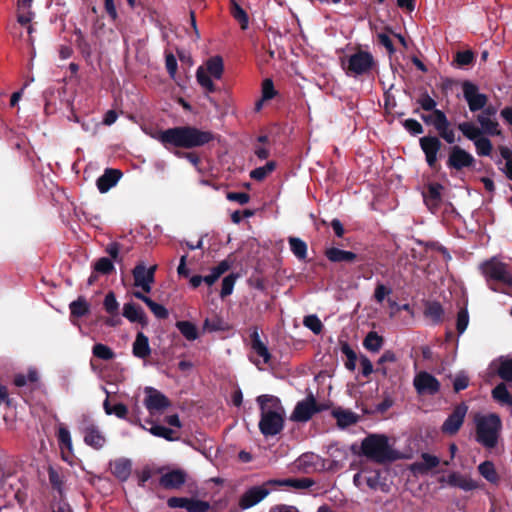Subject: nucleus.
Instances as JSON below:
<instances>
[{"instance_id":"6","label":"nucleus","mask_w":512,"mask_h":512,"mask_svg":"<svg viewBox=\"0 0 512 512\" xmlns=\"http://www.w3.org/2000/svg\"><path fill=\"white\" fill-rule=\"evenodd\" d=\"M475 425L476 441L488 449L496 447L502 429L500 416L496 413L478 416L475 418Z\"/></svg>"},{"instance_id":"57","label":"nucleus","mask_w":512,"mask_h":512,"mask_svg":"<svg viewBox=\"0 0 512 512\" xmlns=\"http://www.w3.org/2000/svg\"><path fill=\"white\" fill-rule=\"evenodd\" d=\"M49 482L53 489H55L59 496H62V477L52 466L48 469Z\"/></svg>"},{"instance_id":"21","label":"nucleus","mask_w":512,"mask_h":512,"mask_svg":"<svg viewBox=\"0 0 512 512\" xmlns=\"http://www.w3.org/2000/svg\"><path fill=\"white\" fill-rule=\"evenodd\" d=\"M123 316L132 323H139L142 327L148 325V319L143 309L135 303L129 302L123 306Z\"/></svg>"},{"instance_id":"30","label":"nucleus","mask_w":512,"mask_h":512,"mask_svg":"<svg viewBox=\"0 0 512 512\" xmlns=\"http://www.w3.org/2000/svg\"><path fill=\"white\" fill-rule=\"evenodd\" d=\"M492 398L502 406L512 407V395L504 382L499 383L492 389Z\"/></svg>"},{"instance_id":"12","label":"nucleus","mask_w":512,"mask_h":512,"mask_svg":"<svg viewBox=\"0 0 512 512\" xmlns=\"http://www.w3.org/2000/svg\"><path fill=\"white\" fill-rule=\"evenodd\" d=\"M270 486L274 485L268 484L267 481L262 485L252 486L247 489L239 499V507L243 510H246L260 503L270 494Z\"/></svg>"},{"instance_id":"52","label":"nucleus","mask_w":512,"mask_h":512,"mask_svg":"<svg viewBox=\"0 0 512 512\" xmlns=\"http://www.w3.org/2000/svg\"><path fill=\"white\" fill-rule=\"evenodd\" d=\"M236 279L237 275L233 273L224 277L220 291V296L222 299L232 294Z\"/></svg>"},{"instance_id":"17","label":"nucleus","mask_w":512,"mask_h":512,"mask_svg":"<svg viewBox=\"0 0 512 512\" xmlns=\"http://www.w3.org/2000/svg\"><path fill=\"white\" fill-rule=\"evenodd\" d=\"M187 473L182 469H174L163 474L159 479V485L167 490L180 489L186 482Z\"/></svg>"},{"instance_id":"15","label":"nucleus","mask_w":512,"mask_h":512,"mask_svg":"<svg viewBox=\"0 0 512 512\" xmlns=\"http://www.w3.org/2000/svg\"><path fill=\"white\" fill-rule=\"evenodd\" d=\"M414 387L419 394L435 395L440 390V382L428 372H420L414 378Z\"/></svg>"},{"instance_id":"24","label":"nucleus","mask_w":512,"mask_h":512,"mask_svg":"<svg viewBox=\"0 0 512 512\" xmlns=\"http://www.w3.org/2000/svg\"><path fill=\"white\" fill-rule=\"evenodd\" d=\"M112 474L121 482L126 481L132 471V462L126 458H119L110 463Z\"/></svg>"},{"instance_id":"41","label":"nucleus","mask_w":512,"mask_h":512,"mask_svg":"<svg viewBox=\"0 0 512 512\" xmlns=\"http://www.w3.org/2000/svg\"><path fill=\"white\" fill-rule=\"evenodd\" d=\"M478 471L490 483L496 484L499 481V476L495 469L493 462L484 461L478 466Z\"/></svg>"},{"instance_id":"10","label":"nucleus","mask_w":512,"mask_h":512,"mask_svg":"<svg viewBox=\"0 0 512 512\" xmlns=\"http://www.w3.org/2000/svg\"><path fill=\"white\" fill-rule=\"evenodd\" d=\"M475 162L474 156L459 145L449 147L446 165L450 170L462 171L465 168L469 169L474 167Z\"/></svg>"},{"instance_id":"44","label":"nucleus","mask_w":512,"mask_h":512,"mask_svg":"<svg viewBox=\"0 0 512 512\" xmlns=\"http://www.w3.org/2000/svg\"><path fill=\"white\" fill-rule=\"evenodd\" d=\"M92 354L94 357L104 361L112 360L116 356L115 352L109 346L102 343H96L92 347Z\"/></svg>"},{"instance_id":"1","label":"nucleus","mask_w":512,"mask_h":512,"mask_svg":"<svg viewBox=\"0 0 512 512\" xmlns=\"http://www.w3.org/2000/svg\"><path fill=\"white\" fill-rule=\"evenodd\" d=\"M167 150L176 149L174 155L187 159L195 168L201 164L199 155L195 152H184L179 149L202 147L213 141L215 136L210 131L201 130L195 126L185 125L158 130L152 135Z\"/></svg>"},{"instance_id":"49","label":"nucleus","mask_w":512,"mask_h":512,"mask_svg":"<svg viewBox=\"0 0 512 512\" xmlns=\"http://www.w3.org/2000/svg\"><path fill=\"white\" fill-rule=\"evenodd\" d=\"M103 306L108 314L111 316H118L119 303L117 302L116 296L112 291L106 294Z\"/></svg>"},{"instance_id":"64","label":"nucleus","mask_w":512,"mask_h":512,"mask_svg":"<svg viewBox=\"0 0 512 512\" xmlns=\"http://www.w3.org/2000/svg\"><path fill=\"white\" fill-rule=\"evenodd\" d=\"M223 321L219 318L209 319L206 318L203 322V330L209 332L221 331L223 330Z\"/></svg>"},{"instance_id":"16","label":"nucleus","mask_w":512,"mask_h":512,"mask_svg":"<svg viewBox=\"0 0 512 512\" xmlns=\"http://www.w3.org/2000/svg\"><path fill=\"white\" fill-rule=\"evenodd\" d=\"M443 185L438 182L429 183L426 191L423 192L424 203L427 208L435 213L441 206L442 203V190Z\"/></svg>"},{"instance_id":"38","label":"nucleus","mask_w":512,"mask_h":512,"mask_svg":"<svg viewBox=\"0 0 512 512\" xmlns=\"http://www.w3.org/2000/svg\"><path fill=\"white\" fill-rule=\"evenodd\" d=\"M212 76L208 74L205 69L200 66L196 71V79L199 85L205 89V92L214 93L218 90L217 86L212 81Z\"/></svg>"},{"instance_id":"31","label":"nucleus","mask_w":512,"mask_h":512,"mask_svg":"<svg viewBox=\"0 0 512 512\" xmlns=\"http://www.w3.org/2000/svg\"><path fill=\"white\" fill-rule=\"evenodd\" d=\"M205 71L214 79H221L224 72L223 58L219 55L210 57L205 63Z\"/></svg>"},{"instance_id":"3","label":"nucleus","mask_w":512,"mask_h":512,"mask_svg":"<svg viewBox=\"0 0 512 512\" xmlns=\"http://www.w3.org/2000/svg\"><path fill=\"white\" fill-rule=\"evenodd\" d=\"M257 403L260 408V432L265 437L278 435L285 424V409L280 399L273 395H260Z\"/></svg>"},{"instance_id":"55","label":"nucleus","mask_w":512,"mask_h":512,"mask_svg":"<svg viewBox=\"0 0 512 512\" xmlns=\"http://www.w3.org/2000/svg\"><path fill=\"white\" fill-rule=\"evenodd\" d=\"M417 103L425 111L438 110L436 108L437 102L428 94L427 91L423 92L417 99Z\"/></svg>"},{"instance_id":"61","label":"nucleus","mask_w":512,"mask_h":512,"mask_svg":"<svg viewBox=\"0 0 512 512\" xmlns=\"http://www.w3.org/2000/svg\"><path fill=\"white\" fill-rule=\"evenodd\" d=\"M277 92L274 88L272 79L266 78L262 82V100H271L276 96Z\"/></svg>"},{"instance_id":"9","label":"nucleus","mask_w":512,"mask_h":512,"mask_svg":"<svg viewBox=\"0 0 512 512\" xmlns=\"http://www.w3.org/2000/svg\"><path fill=\"white\" fill-rule=\"evenodd\" d=\"M327 409L328 405L317 403L313 393L310 392L304 400L296 404L290 419L295 422H307L315 414Z\"/></svg>"},{"instance_id":"51","label":"nucleus","mask_w":512,"mask_h":512,"mask_svg":"<svg viewBox=\"0 0 512 512\" xmlns=\"http://www.w3.org/2000/svg\"><path fill=\"white\" fill-rule=\"evenodd\" d=\"M499 151L501 157L506 160L505 169L503 172L505 173L506 177L512 181V151L506 146H500Z\"/></svg>"},{"instance_id":"53","label":"nucleus","mask_w":512,"mask_h":512,"mask_svg":"<svg viewBox=\"0 0 512 512\" xmlns=\"http://www.w3.org/2000/svg\"><path fill=\"white\" fill-rule=\"evenodd\" d=\"M303 324L316 335L320 334L323 330V324L316 315L305 316Z\"/></svg>"},{"instance_id":"19","label":"nucleus","mask_w":512,"mask_h":512,"mask_svg":"<svg viewBox=\"0 0 512 512\" xmlns=\"http://www.w3.org/2000/svg\"><path fill=\"white\" fill-rule=\"evenodd\" d=\"M149 393L145 399L146 408L149 411H161L170 406V400L161 392L154 388H148Z\"/></svg>"},{"instance_id":"13","label":"nucleus","mask_w":512,"mask_h":512,"mask_svg":"<svg viewBox=\"0 0 512 512\" xmlns=\"http://www.w3.org/2000/svg\"><path fill=\"white\" fill-rule=\"evenodd\" d=\"M156 265L146 268L143 263L137 264L133 271L134 285L141 287L145 293H149L152 289L151 285L155 281Z\"/></svg>"},{"instance_id":"27","label":"nucleus","mask_w":512,"mask_h":512,"mask_svg":"<svg viewBox=\"0 0 512 512\" xmlns=\"http://www.w3.org/2000/svg\"><path fill=\"white\" fill-rule=\"evenodd\" d=\"M440 463V459L437 456L431 455L429 453H422L421 461L415 462L412 464V471L426 474L430 470L436 468Z\"/></svg>"},{"instance_id":"58","label":"nucleus","mask_w":512,"mask_h":512,"mask_svg":"<svg viewBox=\"0 0 512 512\" xmlns=\"http://www.w3.org/2000/svg\"><path fill=\"white\" fill-rule=\"evenodd\" d=\"M469 324V314L466 308H461L457 314L456 329L458 334H462Z\"/></svg>"},{"instance_id":"43","label":"nucleus","mask_w":512,"mask_h":512,"mask_svg":"<svg viewBox=\"0 0 512 512\" xmlns=\"http://www.w3.org/2000/svg\"><path fill=\"white\" fill-rule=\"evenodd\" d=\"M276 169L275 161H268L264 166L257 167L250 172V178L255 181H263Z\"/></svg>"},{"instance_id":"54","label":"nucleus","mask_w":512,"mask_h":512,"mask_svg":"<svg viewBox=\"0 0 512 512\" xmlns=\"http://www.w3.org/2000/svg\"><path fill=\"white\" fill-rule=\"evenodd\" d=\"M497 373L504 381L512 382V359L501 361Z\"/></svg>"},{"instance_id":"40","label":"nucleus","mask_w":512,"mask_h":512,"mask_svg":"<svg viewBox=\"0 0 512 512\" xmlns=\"http://www.w3.org/2000/svg\"><path fill=\"white\" fill-rule=\"evenodd\" d=\"M175 326L188 341H194L198 338V329L194 323L177 321Z\"/></svg>"},{"instance_id":"4","label":"nucleus","mask_w":512,"mask_h":512,"mask_svg":"<svg viewBox=\"0 0 512 512\" xmlns=\"http://www.w3.org/2000/svg\"><path fill=\"white\" fill-rule=\"evenodd\" d=\"M351 450L378 464L399 459V453L391 447L388 437L384 434H369L362 440L359 448L353 445Z\"/></svg>"},{"instance_id":"60","label":"nucleus","mask_w":512,"mask_h":512,"mask_svg":"<svg viewBox=\"0 0 512 512\" xmlns=\"http://www.w3.org/2000/svg\"><path fill=\"white\" fill-rule=\"evenodd\" d=\"M38 380L37 372L30 370L27 375L19 374L15 377L14 383L18 387L25 386L29 383H35Z\"/></svg>"},{"instance_id":"62","label":"nucleus","mask_w":512,"mask_h":512,"mask_svg":"<svg viewBox=\"0 0 512 512\" xmlns=\"http://www.w3.org/2000/svg\"><path fill=\"white\" fill-rule=\"evenodd\" d=\"M403 127L411 134V135H419L424 132V128L415 119H406L403 123Z\"/></svg>"},{"instance_id":"8","label":"nucleus","mask_w":512,"mask_h":512,"mask_svg":"<svg viewBox=\"0 0 512 512\" xmlns=\"http://www.w3.org/2000/svg\"><path fill=\"white\" fill-rule=\"evenodd\" d=\"M374 66L373 55L368 51L359 49L348 57L345 69L347 75L356 77L368 74Z\"/></svg>"},{"instance_id":"26","label":"nucleus","mask_w":512,"mask_h":512,"mask_svg":"<svg viewBox=\"0 0 512 512\" xmlns=\"http://www.w3.org/2000/svg\"><path fill=\"white\" fill-rule=\"evenodd\" d=\"M326 258L333 263H352L357 259V254L352 251L342 250L336 247H331L325 250Z\"/></svg>"},{"instance_id":"37","label":"nucleus","mask_w":512,"mask_h":512,"mask_svg":"<svg viewBox=\"0 0 512 512\" xmlns=\"http://www.w3.org/2000/svg\"><path fill=\"white\" fill-rule=\"evenodd\" d=\"M332 415L336 418L337 424L343 428L355 424L358 420L357 415L348 410L335 409Z\"/></svg>"},{"instance_id":"63","label":"nucleus","mask_w":512,"mask_h":512,"mask_svg":"<svg viewBox=\"0 0 512 512\" xmlns=\"http://www.w3.org/2000/svg\"><path fill=\"white\" fill-rule=\"evenodd\" d=\"M147 306L149 307L151 312L155 315V317H157L158 319L168 318L169 312L163 305L151 300Z\"/></svg>"},{"instance_id":"42","label":"nucleus","mask_w":512,"mask_h":512,"mask_svg":"<svg viewBox=\"0 0 512 512\" xmlns=\"http://www.w3.org/2000/svg\"><path fill=\"white\" fill-rule=\"evenodd\" d=\"M288 242L290 249L295 257H297L299 260H305L307 258L306 242L297 237H289Z\"/></svg>"},{"instance_id":"46","label":"nucleus","mask_w":512,"mask_h":512,"mask_svg":"<svg viewBox=\"0 0 512 512\" xmlns=\"http://www.w3.org/2000/svg\"><path fill=\"white\" fill-rule=\"evenodd\" d=\"M364 482L372 490H386L385 487L387 485L385 482L381 481V472L379 470L370 472L368 475H365Z\"/></svg>"},{"instance_id":"22","label":"nucleus","mask_w":512,"mask_h":512,"mask_svg":"<svg viewBox=\"0 0 512 512\" xmlns=\"http://www.w3.org/2000/svg\"><path fill=\"white\" fill-rule=\"evenodd\" d=\"M250 344L252 350L263 359V362L265 364H269L272 359V355L269 352L267 345L260 339L257 328H254L250 334Z\"/></svg>"},{"instance_id":"11","label":"nucleus","mask_w":512,"mask_h":512,"mask_svg":"<svg viewBox=\"0 0 512 512\" xmlns=\"http://www.w3.org/2000/svg\"><path fill=\"white\" fill-rule=\"evenodd\" d=\"M462 91L471 112L480 111L486 106L488 102L487 95L480 93L478 86L473 82L465 80L462 83Z\"/></svg>"},{"instance_id":"32","label":"nucleus","mask_w":512,"mask_h":512,"mask_svg":"<svg viewBox=\"0 0 512 512\" xmlns=\"http://www.w3.org/2000/svg\"><path fill=\"white\" fill-rule=\"evenodd\" d=\"M476 119L480 124L479 128L483 131V135L498 136L501 134L497 120L484 116H477Z\"/></svg>"},{"instance_id":"5","label":"nucleus","mask_w":512,"mask_h":512,"mask_svg":"<svg viewBox=\"0 0 512 512\" xmlns=\"http://www.w3.org/2000/svg\"><path fill=\"white\" fill-rule=\"evenodd\" d=\"M479 270L486 284L494 292L508 294L512 289V272L507 263L491 257L479 264Z\"/></svg>"},{"instance_id":"25","label":"nucleus","mask_w":512,"mask_h":512,"mask_svg":"<svg viewBox=\"0 0 512 512\" xmlns=\"http://www.w3.org/2000/svg\"><path fill=\"white\" fill-rule=\"evenodd\" d=\"M132 353L139 359H146L151 354L149 339L143 332H138L132 345Z\"/></svg>"},{"instance_id":"29","label":"nucleus","mask_w":512,"mask_h":512,"mask_svg":"<svg viewBox=\"0 0 512 512\" xmlns=\"http://www.w3.org/2000/svg\"><path fill=\"white\" fill-rule=\"evenodd\" d=\"M70 309V321L73 324H76V320L78 318H81L90 312V304L87 302V300L80 296L77 300L71 302L69 304Z\"/></svg>"},{"instance_id":"47","label":"nucleus","mask_w":512,"mask_h":512,"mask_svg":"<svg viewBox=\"0 0 512 512\" xmlns=\"http://www.w3.org/2000/svg\"><path fill=\"white\" fill-rule=\"evenodd\" d=\"M149 432L152 435H154L156 437L164 438L167 441L178 440V437L174 436L175 432L172 429L167 428V427L162 426V425L153 424L151 426V428L149 429Z\"/></svg>"},{"instance_id":"48","label":"nucleus","mask_w":512,"mask_h":512,"mask_svg":"<svg viewBox=\"0 0 512 512\" xmlns=\"http://www.w3.org/2000/svg\"><path fill=\"white\" fill-rule=\"evenodd\" d=\"M341 352L347 357L345 367L350 371H354L356 368L357 361L356 352L350 347V345L347 342L341 343Z\"/></svg>"},{"instance_id":"33","label":"nucleus","mask_w":512,"mask_h":512,"mask_svg":"<svg viewBox=\"0 0 512 512\" xmlns=\"http://www.w3.org/2000/svg\"><path fill=\"white\" fill-rule=\"evenodd\" d=\"M424 315L437 324L443 320L444 309L438 301H430L425 305Z\"/></svg>"},{"instance_id":"45","label":"nucleus","mask_w":512,"mask_h":512,"mask_svg":"<svg viewBox=\"0 0 512 512\" xmlns=\"http://www.w3.org/2000/svg\"><path fill=\"white\" fill-rule=\"evenodd\" d=\"M94 273L110 275L115 271L113 261L107 257L99 258L93 265Z\"/></svg>"},{"instance_id":"18","label":"nucleus","mask_w":512,"mask_h":512,"mask_svg":"<svg viewBox=\"0 0 512 512\" xmlns=\"http://www.w3.org/2000/svg\"><path fill=\"white\" fill-rule=\"evenodd\" d=\"M122 175L123 174L119 169H105L104 173L96 181V185L100 193L108 192L112 187H114L118 183Z\"/></svg>"},{"instance_id":"39","label":"nucleus","mask_w":512,"mask_h":512,"mask_svg":"<svg viewBox=\"0 0 512 512\" xmlns=\"http://www.w3.org/2000/svg\"><path fill=\"white\" fill-rule=\"evenodd\" d=\"M34 17V13L30 8L25 6H18L17 8V21L20 25L25 26L27 33L31 36L33 26L30 24Z\"/></svg>"},{"instance_id":"34","label":"nucleus","mask_w":512,"mask_h":512,"mask_svg":"<svg viewBox=\"0 0 512 512\" xmlns=\"http://www.w3.org/2000/svg\"><path fill=\"white\" fill-rule=\"evenodd\" d=\"M384 344V338L375 331H370L363 340V346L366 350L377 353Z\"/></svg>"},{"instance_id":"36","label":"nucleus","mask_w":512,"mask_h":512,"mask_svg":"<svg viewBox=\"0 0 512 512\" xmlns=\"http://www.w3.org/2000/svg\"><path fill=\"white\" fill-rule=\"evenodd\" d=\"M103 409L107 415H115L119 419H126L128 415V407L123 403L111 404L109 397L103 402Z\"/></svg>"},{"instance_id":"20","label":"nucleus","mask_w":512,"mask_h":512,"mask_svg":"<svg viewBox=\"0 0 512 512\" xmlns=\"http://www.w3.org/2000/svg\"><path fill=\"white\" fill-rule=\"evenodd\" d=\"M83 434L85 443L96 450L101 449L106 443V438L94 424L86 425Z\"/></svg>"},{"instance_id":"2","label":"nucleus","mask_w":512,"mask_h":512,"mask_svg":"<svg viewBox=\"0 0 512 512\" xmlns=\"http://www.w3.org/2000/svg\"><path fill=\"white\" fill-rule=\"evenodd\" d=\"M431 114H421V119L426 125H431L435 128L438 136L428 135L423 136L419 140L420 148L425 155L427 165L435 169L438 164V152L442 147L443 139L446 143L452 145L456 142L455 131L451 128V123L446 114L442 110L431 111Z\"/></svg>"},{"instance_id":"35","label":"nucleus","mask_w":512,"mask_h":512,"mask_svg":"<svg viewBox=\"0 0 512 512\" xmlns=\"http://www.w3.org/2000/svg\"><path fill=\"white\" fill-rule=\"evenodd\" d=\"M230 12L233 18L239 23L242 30L249 26V16L246 11L235 1H230Z\"/></svg>"},{"instance_id":"59","label":"nucleus","mask_w":512,"mask_h":512,"mask_svg":"<svg viewBox=\"0 0 512 512\" xmlns=\"http://www.w3.org/2000/svg\"><path fill=\"white\" fill-rule=\"evenodd\" d=\"M210 504L207 501L189 498L187 511L188 512H207Z\"/></svg>"},{"instance_id":"50","label":"nucleus","mask_w":512,"mask_h":512,"mask_svg":"<svg viewBox=\"0 0 512 512\" xmlns=\"http://www.w3.org/2000/svg\"><path fill=\"white\" fill-rule=\"evenodd\" d=\"M475 61V55L471 50L458 51L454 56V62L459 67L472 65Z\"/></svg>"},{"instance_id":"23","label":"nucleus","mask_w":512,"mask_h":512,"mask_svg":"<svg viewBox=\"0 0 512 512\" xmlns=\"http://www.w3.org/2000/svg\"><path fill=\"white\" fill-rule=\"evenodd\" d=\"M448 485L460 488L464 491H472L479 488L477 481L470 477L463 476L457 472H452L447 478Z\"/></svg>"},{"instance_id":"28","label":"nucleus","mask_w":512,"mask_h":512,"mask_svg":"<svg viewBox=\"0 0 512 512\" xmlns=\"http://www.w3.org/2000/svg\"><path fill=\"white\" fill-rule=\"evenodd\" d=\"M268 484H273L274 486H287L294 489H307L312 487L315 482L311 478H287L282 480H269Z\"/></svg>"},{"instance_id":"7","label":"nucleus","mask_w":512,"mask_h":512,"mask_svg":"<svg viewBox=\"0 0 512 512\" xmlns=\"http://www.w3.org/2000/svg\"><path fill=\"white\" fill-rule=\"evenodd\" d=\"M458 130L465 138L472 141L479 156L488 157L493 151V145L489 138L483 136V131L480 130L471 121H464L457 125Z\"/></svg>"},{"instance_id":"14","label":"nucleus","mask_w":512,"mask_h":512,"mask_svg":"<svg viewBox=\"0 0 512 512\" xmlns=\"http://www.w3.org/2000/svg\"><path fill=\"white\" fill-rule=\"evenodd\" d=\"M467 410L468 407L464 403L457 405L442 424V432L448 435L456 434L463 425Z\"/></svg>"},{"instance_id":"56","label":"nucleus","mask_w":512,"mask_h":512,"mask_svg":"<svg viewBox=\"0 0 512 512\" xmlns=\"http://www.w3.org/2000/svg\"><path fill=\"white\" fill-rule=\"evenodd\" d=\"M314 455L304 453L297 458L295 465L299 470L308 471V469L314 467Z\"/></svg>"}]
</instances>
